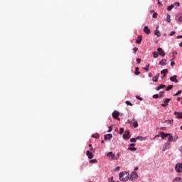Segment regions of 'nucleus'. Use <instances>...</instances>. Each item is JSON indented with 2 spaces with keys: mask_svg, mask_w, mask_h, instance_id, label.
<instances>
[{
  "mask_svg": "<svg viewBox=\"0 0 182 182\" xmlns=\"http://www.w3.org/2000/svg\"><path fill=\"white\" fill-rule=\"evenodd\" d=\"M119 180L120 181H127L129 180V173L122 172L119 173Z\"/></svg>",
  "mask_w": 182,
  "mask_h": 182,
  "instance_id": "obj_1",
  "label": "nucleus"
},
{
  "mask_svg": "<svg viewBox=\"0 0 182 182\" xmlns=\"http://www.w3.org/2000/svg\"><path fill=\"white\" fill-rule=\"evenodd\" d=\"M128 122L130 123L131 127H133L134 129L139 127V123L136 119H133L132 121L128 120Z\"/></svg>",
  "mask_w": 182,
  "mask_h": 182,
  "instance_id": "obj_2",
  "label": "nucleus"
},
{
  "mask_svg": "<svg viewBox=\"0 0 182 182\" xmlns=\"http://www.w3.org/2000/svg\"><path fill=\"white\" fill-rule=\"evenodd\" d=\"M171 100V98H166L164 100V103L161 104L162 107H167L168 106V103H170V101Z\"/></svg>",
  "mask_w": 182,
  "mask_h": 182,
  "instance_id": "obj_3",
  "label": "nucleus"
},
{
  "mask_svg": "<svg viewBox=\"0 0 182 182\" xmlns=\"http://www.w3.org/2000/svg\"><path fill=\"white\" fill-rule=\"evenodd\" d=\"M176 173H182V164H177L175 166Z\"/></svg>",
  "mask_w": 182,
  "mask_h": 182,
  "instance_id": "obj_4",
  "label": "nucleus"
},
{
  "mask_svg": "<svg viewBox=\"0 0 182 182\" xmlns=\"http://www.w3.org/2000/svg\"><path fill=\"white\" fill-rule=\"evenodd\" d=\"M119 116H120V112H117V111H114L113 113H112V117L114 119H116L117 120H119L120 121V118H119Z\"/></svg>",
  "mask_w": 182,
  "mask_h": 182,
  "instance_id": "obj_5",
  "label": "nucleus"
},
{
  "mask_svg": "<svg viewBox=\"0 0 182 182\" xmlns=\"http://www.w3.org/2000/svg\"><path fill=\"white\" fill-rule=\"evenodd\" d=\"M107 157H109V159H110V160H116V155L113 153V152H109L107 154Z\"/></svg>",
  "mask_w": 182,
  "mask_h": 182,
  "instance_id": "obj_6",
  "label": "nucleus"
},
{
  "mask_svg": "<svg viewBox=\"0 0 182 182\" xmlns=\"http://www.w3.org/2000/svg\"><path fill=\"white\" fill-rule=\"evenodd\" d=\"M176 21L178 22V23L181 24V23H182V14H179L176 16Z\"/></svg>",
  "mask_w": 182,
  "mask_h": 182,
  "instance_id": "obj_7",
  "label": "nucleus"
},
{
  "mask_svg": "<svg viewBox=\"0 0 182 182\" xmlns=\"http://www.w3.org/2000/svg\"><path fill=\"white\" fill-rule=\"evenodd\" d=\"M137 177H139V175H137L136 172H132L131 173L130 180H132V181H133V180H136V178H137Z\"/></svg>",
  "mask_w": 182,
  "mask_h": 182,
  "instance_id": "obj_8",
  "label": "nucleus"
},
{
  "mask_svg": "<svg viewBox=\"0 0 182 182\" xmlns=\"http://www.w3.org/2000/svg\"><path fill=\"white\" fill-rule=\"evenodd\" d=\"M123 139L126 140H129V139H130V132L128 131H126L123 134Z\"/></svg>",
  "mask_w": 182,
  "mask_h": 182,
  "instance_id": "obj_9",
  "label": "nucleus"
},
{
  "mask_svg": "<svg viewBox=\"0 0 182 182\" xmlns=\"http://www.w3.org/2000/svg\"><path fill=\"white\" fill-rule=\"evenodd\" d=\"M157 51H158L159 54L160 55V56H163V57L166 56V53H164V50H163V48H159L157 49Z\"/></svg>",
  "mask_w": 182,
  "mask_h": 182,
  "instance_id": "obj_10",
  "label": "nucleus"
},
{
  "mask_svg": "<svg viewBox=\"0 0 182 182\" xmlns=\"http://www.w3.org/2000/svg\"><path fill=\"white\" fill-rule=\"evenodd\" d=\"M134 146H136L134 144H130L128 150H130V151H136L137 148L134 147Z\"/></svg>",
  "mask_w": 182,
  "mask_h": 182,
  "instance_id": "obj_11",
  "label": "nucleus"
},
{
  "mask_svg": "<svg viewBox=\"0 0 182 182\" xmlns=\"http://www.w3.org/2000/svg\"><path fill=\"white\" fill-rule=\"evenodd\" d=\"M159 134H160L162 140H164V139H166V137H168V134H166L164 132H159Z\"/></svg>",
  "mask_w": 182,
  "mask_h": 182,
  "instance_id": "obj_12",
  "label": "nucleus"
},
{
  "mask_svg": "<svg viewBox=\"0 0 182 182\" xmlns=\"http://www.w3.org/2000/svg\"><path fill=\"white\" fill-rule=\"evenodd\" d=\"M170 80L171 82H174L175 83H178V80H177V75H173V77H171Z\"/></svg>",
  "mask_w": 182,
  "mask_h": 182,
  "instance_id": "obj_13",
  "label": "nucleus"
},
{
  "mask_svg": "<svg viewBox=\"0 0 182 182\" xmlns=\"http://www.w3.org/2000/svg\"><path fill=\"white\" fill-rule=\"evenodd\" d=\"M144 32L146 33V35H150V28L147 26L144 27Z\"/></svg>",
  "mask_w": 182,
  "mask_h": 182,
  "instance_id": "obj_14",
  "label": "nucleus"
},
{
  "mask_svg": "<svg viewBox=\"0 0 182 182\" xmlns=\"http://www.w3.org/2000/svg\"><path fill=\"white\" fill-rule=\"evenodd\" d=\"M86 154H87L88 159L92 160V159L93 158V154L92 152H90V151H87Z\"/></svg>",
  "mask_w": 182,
  "mask_h": 182,
  "instance_id": "obj_15",
  "label": "nucleus"
},
{
  "mask_svg": "<svg viewBox=\"0 0 182 182\" xmlns=\"http://www.w3.org/2000/svg\"><path fill=\"white\" fill-rule=\"evenodd\" d=\"M112 137H113V135H112V134H107L105 135L104 139L105 140H110Z\"/></svg>",
  "mask_w": 182,
  "mask_h": 182,
  "instance_id": "obj_16",
  "label": "nucleus"
},
{
  "mask_svg": "<svg viewBox=\"0 0 182 182\" xmlns=\"http://www.w3.org/2000/svg\"><path fill=\"white\" fill-rule=\"evenodd\" d=\"M142 39H143L142 36H138V38L136 40V43H138V45H140L141 43Z\"/></svg>",
  "mask_w": 182,
  "mask_h": 182,
  "instance_id": "obj_17",
  "label": "nucleus"
},
{
  "mask_svg": "<svg viewBox=\"0 0 182 182\" xmlns=\"http://www.w3.org/2000/svg\"><path fill=\"white\" fill-rule=\"evenodd\" d=\"M168 147H170V143L166 142L163 147V151H166V150H167Z\"/></svg>",
  "mask_w": 182,
  "mask_h": 182,
  "instance_id": "obj_18",
  "label": "nucleus"
},
{
  "mask_svg": "<svg viewBox=\"0 0 182 182\" xmlns=\"http://www.w3.org/2000/svg\"><path fill=\"white\" fill-rule=\"evenodd\" d=\"M175 116H177V119H182V113L181 112H174Z\"/></svg>",
  "mask_w": 182,
  "mask_h": 182,
  "instance_id": "obj_19",
  "label": "nucleus"
},
{
  "mask_svg": "<svg viewBox=\"0 0 182 182\" xmlns=\"http://www.w3.org/2000/svg\"><path fill=\"white\" fill-rule=\"evenodd\" d=\"M159 77H160V74H156L153 78V82H157L159 80Z\"/></svg>",
  "mask_w": 182,
  "mask_h": 182,
  "instance_id": "obj_20",
  "label": "nucleus"
},
{
  "mask_svg": "<svg viewBox=\"0 0 182 182\" xmlns=\"http://www.w3.org/2000/svg\"><path fill=\"white\" fill-rule=\"evenodd\" d=\"M168 73V70L164 69L162 71H161V74L164 75V77H166V74Z\"/></svg>",
  "mask_w": 182,
  "mask_h": 182,
  "instance_id": "obj_21",
  "label": "nucleus"
},
{
  "mask_svg": "<svg viewBox=\"0 0 182 182\" xmlns=\"http://www.w3.org/2000/svg\"><path fill=\"white\" fill-rule=\"evenodd\" d=\"M168 141H174V139H173V134H168Z\"/></svg>",
  "mask_w": 182,
  "mask_h": 182,
  "instance_id": "obj_22",
  "label": "nucleus"
},
{
  "mask_svg": "<svg viewBox=\"0 0 182 182\" xmlns=\"http://www.w3.org/2000/svg\"><path fill=\"white\" fill-rule=\"evenodd\" d=\"M164 87H166V85H160V86H159V87H157L156 88V90H161V89H164Z\"/></svg>",
  "mask_w": 182,
  "mask_h": 182,
  "instance_id": "obj_23",
  "label": "nucleus"
},
{
  "mask_svg": "<svg viewBox=\"0 0 182 182\" xmlns=\"http://www.w3.org/2000/svg\"><path fill=\"white\" fill-rule=\"evenodd\" d=\"M166 62H167V60H166V59L162 60L159 63V65H161V66H166Z\"/></svg>",
  "mask_w": 182,
  "mask_h": 182,
  "instance_id": "obj_24",
  "label": "nucleus"
},
{
  "mask_svg": "<svg viewBox=\"0 0 182 182\" xmlns=\"http://www.w3.org/2000/svg\"><path fill=\"white\" fill-rule=\"evenodd\" d=\"M154 35H156L158 38H159L161 33H160V31L159 30H156L154 31Z\"/></svg>",
  "mask_w": 182,
  "mask_h": 182,
  "instance_id": "obj_25",
  "label": "nucleus"
},
{
  "mask_svg": "<svg viewBox=\"0 0 182 182\" xmlns=\"http://www.w3.org/2000/svg\"><path fill=\"white\" fill-rule=\"evenodd\" d=\"M139 67H136V68H135V75H140V72L139 71Z\"/></svg>",
  "mask_w": 182,
  "mask_h": 182,
  "instance_id": "obj_26",
  "label": "nucleus"
},
{
  "mask_svg": "<svg viewBox=\"0 0 182 182\" xmlns=\"http://www.w3.org/2000/svg\"><path fill=\"white\" fill-rule=\"evenodd\" d=\"M149 68H150V64H148L147 65H146V67L143 68V69L146 70V72H149Z\"/></svg>",
  "mask_w": 182,
  "mask_h": 182,
  "instance_id": "obj_27",
  "label": "nucleus"
},
{
  "mask_svg": "<svg viewBox=\"0 0 182 182\" xmlns=\"http://www.w3.org/2000/svg\"><path fill=\"white\" fill-rule=\"evenodd\" d=\"M173 89V85H168L166 88V92H168V90H171Z\"/></svg>",
  "mask_w": 182,
  "mask_h": 182,
  "instance_id": "obj_28",
  "label": "nucleus"
},
{
  "mask_svg": "<svg viewBox=\"0 0 182 182\" xmlns=\"http://www.w3.org/2000/svg\"><path fill=\"white\" fill-rule=\"evenodd\" d=\"M171 16H170V14H168L167 16H166V22H171V20L170 19Z\"/></svg>",
  "mask_w": 182,
  "mask_h": 182,
  "instance_id": "obj_29",
  "label": "nucleus"
},
{
  "mask_svg": "<svg viewBox=\"0 0 182 182\" xmlns=\"http://www.w3.org/2000/svg\"><path fill=\"white\" fill-rule=\"evenodd\" d=\"M173 8H174V4L168 6L167 9H168V11H171V9H173Z\"/></svg>",
  "mask_w": 182,
  "mask_h": 182,
  "instance_id": "obj_30",
  "label": "nucleus"
},
{
  "mask_svg": "<svg viewBox=\"0 0 182 182\" xmlns=\"http://www.w3.org/2000/svg\"><path fill=\"white\" fill-rule=\"evenodd\" d=\"M181 181V177H176L173 179V182H174V181Z\"/></svg>",
  "mask_w": 182,
  "mask_h": 182,
  "instance_id": "obj_31",
  "label": "nucleus"
},
{
  "mask_svg": "<svg viewBox=\"0 0 182 182\" xmlns=\"http://www.w3.org/2000/svg\"><path fill=\"white\" fill-rule=\"evenodd\" d=\"M153 55H154V58H159V53H157V52H156V51L154 52Z\"/></svg>",
  "mask_w": 182,
  "mask_h": 182,
  "instance_id": "obj_32",
  "label": "nucleus"
},
{
  "mask_svg": "<svg viewBox=\"0 0 182 182\" xmlns=\"http://www.w3.org/2000/svg\"><path fill=\"white\" fill-rule=\"evenodd\" d=\"M92 137L94 139H99V134H92Z\"/></svg>",
  "mask_w": 182,
  "mask_h": 182,
  "instance_id": "obj_33",
  "label": "nucleus"
},
{
  "mask_svg": "<svg viewBox=\"0 0 182 182\" xmlns=\"http://www.w3.org/2000/svg\"><path fill=\"white\" fill-rule=\"evenodd\" d=\"M182 90H178L177 93L174 94L173 96H178V95H181Z\"/></svg>",
  "mask_w": 182,
  "mask_h": 182,
  "instance_id": "obj_34",
  "label": "nucleus"
},
{
  "mask_svg": "<svg viewBox=\"0 0 182 182\" xmlns=\"http://www.w3.org/2000/svg\"><path fill=\"white\" fill-rule=\"evenodd\" d=\"M126 105H127V106H133V104H132V102H130V101H126Z\"/></svg>",
  "mask_w": 182,
  "mask_h": 182,
  "instance_id": "obj_35",
  "label": "nucleus"
},
{
  "mask_svg": "<svg viewBox=\"0 0 182 182\" xmlns=\"http://www.w3.org/2000/svg\"><path fill=\"white\" fill-rule=\"evenodd\" d=\"M130 141H131V143H136V141H137V140L135 138H132L130 139Z\"/></svg>",
  "mask_w": 182,
  "mask_h": 182,
  "instance_id": "obj_36",
  "label": "nucleus"
},
{
  "mask_svg": "<svg viewBox=\"0 0 182 182\" xmlns=\"http://www.w3.org/2000/svg\"><path fill=\"white\" fill-rule=\"evenodd\" d=\"M119 157H120V152H118V153L115 155V160H117V159H119Z\"/></svg>",
  "mask_w": 182,
  "mask_h": 182,
  "instance_id": "obj_37",
  "label": "nucleus"
},
{
  "mask_svg": "<svg viewBox=\"0 0 182 182\" xmlns=\"http://www.w3.org/2000/svg\"><path fill=\"white\" fill-rule=\"evenodd\" d=\"M173 5H174V6H176L175 8H178V6H180V3L179 2H176Z\"/></svg>",
  "mask_w": 182,
  "mask_h": 182,
  "instance_id": "obj_38",
  "label": "nucleus"
},
{
  "mask_svg": "<svg viewBox=\"0 0 182 182\" xmlns=\"http://www.w3.org/2000/svg\"><path fill=\"white\" fill-rule=\"evenodd\" d=\"M119 130H120L119 134H123V133L124 132V129L120 128Z\"/></svg>",
  "mask_w": 182,
  "mask_h": 182,
  "instance_id": "obj_39",
  "label": "nucleus"
},
{
  "mask_svg": "<svg viewBox=\"0 0 182 182\" xmlns=\"http://www.w3.org/2000/svg\"><path fill=\"white\" fill-rule=\"evenodd\" d=\"M164 93H165L164 92H161L159 97H164Z\"/></svg>",
  "mask_w": 182,
  "mask_h": 182,
  "instance_id": "obj_40",
  "label": "nucleus"
},
{
  "mask_svg": "<svg viewBox=\"0 0 182 182\" xmlns=\"http://www.w3.org/2000/svg\"><path fill=\"white\" fill-rule=\"evenodd\" d=\"M152 18H157V13L156 12L153 14Z\"/></svg>",
  "mask_w": 182,
  "mask_h": 182,
  "instance_id": "obj_41",
  "label": "nucleus"
},
{
  "mask_svg": "<svg viewBox=\"0 0 182 182\" xmlns=\"http://www.w3.org/2000/svg\"><path fill=\"white\" fill-rule=\"evenodd\" d=\"M153 98L154 99H159V95L158 94L154 95Z\"/></svg>",
  "mask_w": 182,
  "mask_h": 182,
  "instance_id": "obj_42",
  "label": "nucleus"
},
{
  "mask_svg": "<svg viewBox=\"0 0 182 182\" xmlns=\"http://www.w3.org/2000/svg\"><path fill=\"white\" fill-rule=\"evenodd\" d=\"M120 170V166H117L114 169V171H119Z\"/></svg>",
  "mask_w": 182,
  "mask_h": 182,
  "instance_id": "obj_43",
  "label": "nucleus"
},
{
  "mask_svg": "<svg viewBox=\"0 0 182 182\" xmlns=\"http://www.w3.org/2000/svg\"><path fill=\"white\" fill-rule=\"evenodd\" d=\"M136 98L138 99V100H143V98H141V97L136 95Z\"/></svg>",
  "mask_w": 182,
  "mask_h": 182,
  "instance_id": "obj_44",
  "label": "nucleus"
},
{
  "mask_svg": "<svg viewBox=\"0 0 182 182\" xmlns=\"http://www.w3.org/2000/svg\"><path fill=\"white\" fill-rule=\"evenodd\" d=\"M169 35H170V36H173L176 35V31H171Z\"/></svg>",
  "mask_w": 182,
  "mask_h": 182,
  "instance_id": "obj_45",
  "label": "nucleus"
},
{
  "mask_svg": "<svg viewBox=\"0 0 182 182\" xmlns=\"http://www.w3.org/2000/svg\"><path fill=\"white\" fill-rule=\"evenodd\" d=\"M137 50H139V48H134V55H136V52H137Z\"/></svg>",
  "mask_w": 182,
  "mask_h": 182,
  "instance_id": "obj_46",
  "label": "nucleus"
},
{
  "mask_svg": "<svg viewBox=\"0 0 182 182\" xmlns=\"http://www.w3.org/2000/svg\"><path fill=\"white\" fill-rule=\"evenodd\" d=\"M178 140V136H176L173 139V141H177Z\"/></svg>",
  "mask_w": 182,
  "mask_h": 182,
  "instance_id": "obj_47",
  "label": "nucleus"
},
{
  "mask_svg": "<svg viewBox=\"0 0 182 182\" xmlns=\"http://www.w3.org/2000/svg\"><path fill=\"white\" fill-rule=\"evenodd\" d=\"M158 5L159 6H161L163 5V4H161V1H160V0H158Z\"/></svg>",
  "mask_w": 182,
  "mask_h": 182,
  "instance_id": "obj_48",
  "label": "nucleus"
},
{
  "mask_svg": "<svg viewBox=\"0 0 182 182\" xmlns=\"http://www.w3.org/2000/svg\"><path fill=\"white\" fill-rule=\"evenodd\" d=\"M136 62H137V63H140L141 62V59L137 58Z\"/></svg>",
  "mask_w": 182,
  "mask_h": 182,
  "instance_id": "obj_49",
  "label": "nucleus"
},
{
  "mask_svg": "<svg viewBox=\"0 0 182 182\" xmlns=\"http://www.w3.org/2000/svg\"><path fill=\"white\" fill-rule=\"evenodd\" d=\"M136 139L138 140H143V137L142 136H137Z\"/></svg>",
  "mask_w": 182,
  "mask_h": 182,
  "instance_id": "obj_50",
  "label": "nucleus"
},
{
  "mask_svg": "<svg viewBox=\"0 0 182 182\" xmlns=\"http://www.w3.org/2000/svg\"><path fill=\"white\" fill-rule=\"evenodd\" d=\"M173 122H174V120L171 119L168 121L169 124H173Z\"/></svg>",
  "mask_w": 182,
  "mask_h": 182,
  "instance_id": "obj_51",
  "label": "nucleus"
},
{
  "mask_svg": "<svg viewBox=\"0 0 182 182\" xmlns=\"http://www.w3.org/2000/svg\"><path fill=\"white\" fill-rule=\"evenodd\" d=\"M173 65H176V63H174V61L171 62V66H173Z\"/></svg>",
  "mask_w": 182,
  "mask_h": 182,
  "instance_id": "obj_52",
  "label": "nucleus"
},
{
  "mask_svg": "<svg viewBox=\"0 0 182 182\" xmlns=\"http://www.w3.org/2000/svg\"><path fill=\"white\" fill-rule=\"evenodd\" d=\"M109 182H114L113 180V178H112L111 179H109Z\"/></svg>",
  "mask_w": 182,
  "mask_h": 182,
  "instance_id": "obj_53",
  "label": "nucleus"
},
{
  "mask_svg": "<svg viewBox=\"0 0 182 182\" xmlns=\"http://www.w3.org/2000/svg\"><path fill=\"white\" fill-rule=\"evenodd\" d=\"M182 38V36H177V39H181Z\"/></svg>",
  "mask_w": 182,
  "mask_h": 182,
  "instance_id": "obj_54",
  "label": "nucleus"
},
{
  "mask_svg": "<svg viewBox=\"0 0 182 182\" xmlns=\"http://www.w3.org/2000/svg\"><path fill=\"white\" fill-rule=\"evenodd\" d=\"M112 127H109V131H108V132L110 133V132H112Z\"/></svg>",
  "mask_w": 182,
  "mask_h": 182,
  "instance_id": "obj_55",
  "label": "nucleus"
},
{
  "mask_svg": "<svg viewBox=\"0 0 182 182\" xmlns=\"http://www.w3.org/2000/svg\"><path fill=\"white\" fill-rule=\"evenodd\" d=\"M160 129H161V130H166V127H161Z\"/></svg>",
  "mask_w": 182,
  "mask_h": 182,
  "instance_id": "obj_56",
  "label": "nucleus"
},
{
  "mask_svg": "<svg viewBox=\"0 0 182 182\" xmlns=\"http://www.w3.org/2000/svg\"><path fill=\"white\" fill-rule=\"evenodd\" d=\"M137 170H139V167L136 166L134 168V171H137Z\"/></svg>",
  "mask_w": 182,
  "mask_h": 182,
  "instance_id": "obj_57",
  "label": "nucleus"
},
{
  "mask_svg": "<svg viewBox=\"0 0 182 182\" xmlns=\"http://www.w3.org/2000/svg\"><path fill=\"white\" fill-rule=\"evenodd\" d=\"M94 161H96V160L95 159V160L90 161V163H94Z\"/></svg>",
  "mask_w": 182,
  "mask_h": 182,
  "instance_id": "obj_58",
  "label": "nucleus"
},
{
  "mask_svg": "<svg viewBox=\"0 0 182 182\" xmlns=\"http://www.w3.org/2000/svg\"><path fill=\"white\" fill-rule=\"evenodd\" d=\"M179 151L182 153V146L179 148Z\"/></svg>",
  "mask_w": 182,
  "mask_h": 182,
  "instance_id": "obj_59",
  "label": "nucleus"
},
{
  "mask_svg": "<svg viewBox=\"0 0 182 182\" xmlns=\"http://www.w3.org/2000/svg\"><path fill=\"white\" fill-rule=\"evenodd\" d=\"M179 46H181V48H182V42L180 43Z\"/></svg>",
  "mask_w": 182,
  "mask_h": 182,
  "instance_id": "obj_60",
  "label": "nucleus"
},
{
  "mask_svg": "<svg viewBox=\"0 0 182 182\" xmlns=\"http://www.w3.org/2000/svg\"><path fill=\"white\" fill-rule=\"evenodd\" d=\"M101 143H102V144H103L105 143V140H102Z\"/></svg>",
  "mask_w": 182,
  "mask_h": 182,
  "instance_id": "obj_61",
  "label": "nucleus"
},
{
  "mask_svg": "<svg viewBox=\"0 0 182 182\" xmlns=\"http://www.w3.org/2000/svg\"><path fill=\"white\" fill-rule=\"evenodd\" d=\"M181 99V98L178 97V98L177 99L178 102H180Z\"/></svg>",
  "mask_w": 182,
  "mask_h": 182,
  "instance_id": "obj_62",
  "label": "nucleus"
},
{
  "mask_svg": "<svg viewBox=\"0 0 182 182\" xmlns=\"http://www.w3.org/2000/svg\"><path fill=\"white\" fill-rule=\"evenodd\" d=\"M160 134L159 135H156L155 137H160Z\"/></svg>",
  "mask_w": 182,
  "mask_h": 182,
  "instance_id": "obj_63",
  "label": "nucleus"
},
{
  "mask_svg": "<svg viewBox=\"0 0 182 182\" xmlns=\"http://www.w3.org/2000/svg\"><path fill=\"white\" fill-rule=\"evenodd\" d=\"M89 147H92V144H90V145H89Z\"/></svg>",
  "mask_w": 182,
  "mask_h": 182,
  "instance_id": "obj_64",
  "label": "nucleus"
}]
</instances>
